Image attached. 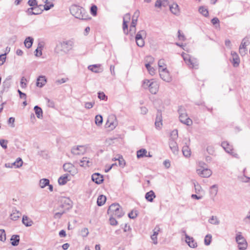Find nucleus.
Instances as JSON below:
<instances>
[{"mask_svg":"<svg viewBox=\"0 0 250 250\" xmlns=\"http://www.w3.org/2000/svg\"><path fill=\"white\" fill-rule=\"evenodd\" d=\"M117 125V122L116 120V117L115 116L112 115L108 118L105 124L106 127H109L111 129H113L115 128Z\"/></svg>","mask_w":250,"mask_h":250,"instance_id":"obj_8","label":"nucleus"},{"mask_svg":"<svg viewBox=\"0 0 250 250\" xmlns=\"http://www.w3.org/2000/svg\"><path fill=\"white\" fill-rule=\"evenodd\" d=\"M86 152V148L84 146H79L73 147L71 149V153L75 155H81Z\"/></svg>","mask_w":250,"mask_h":250,"instance_id":"obj_9","label":"nucleus"},{"mask_svg":"<svg viewBox=\"0 0 250 250\" xmlns=\"http://www.w3.org/2000/svg\"><path fill=\"white\" fill-rule=\"evenodd\" d=\"M49 180L48 179L43 178L40 180L39 186L42 188H44L47 185H49Z\"/></svg>","mask_w":250,"mask_h":250,"instance_id":"obj_33","label":"nucleus"},{"mask_svg":"<svg viewBox=\"0 0 250 250\" xmlns=\"http://www.w3.org/2000/svg\"><path fill=\"white\" fill-rule=\"evenodd\" d=\"M62 204L60 206V208H62L65 211L69 209L72 207V202L67 198H63L62 200Z\"/></svg>","mask_w":250,"mask_h":250,"instance_id":"obj_12","label":"nucleus"},{"mask_svg":"<svg viewBox=\"0 0 250 250\" xmlns=\"http://www.w3.org/2000/svg\"><path fill=\"white\" fill-rule=\"evenodd\" d=\"M250 43V42H249L248 39L247 38H245L243 39L240 46L246 49V46H248Z\"/></svg>","mask_w":250,"mask_h":250,"instance_id":"obj_45","label":"nucleus"},{"mask_svg":"<svg viewBox=\"0 0 250 250\" xmlns=\"http://www.w3.org/2000/svg\"><path fill=\"white\" fill-rule=\"evenodd\" d=\"M222 146L227 152L231 154L235 157H237V154L233 152L232 146H230L227 142H223L222 143Z\"/></svg>","mask_w":250,"mask_h":250,"instance_id":"obj_13","label":"nucleus"},{"mask_svg":"<svg viewBox=\"0 0 250 250\" xmlns=\"http://www.w3.org/2000/svg\"><path fill=\"white\" fill-rule=\"evenodd\" d=\"M22 222L26 227H30L33 224V221L26 215L23 216Z\"/></svg>","mask_w":250,"mask_h":250,"instance_id":"obj_25","label":"nucleus"},{"mask_svg":"<svg viewBox=\"0 0 250 250\" xmlns=\"http://www.w3.org/2000/svg\"><path fill=\"white\" fill-rule=\"evenodd\" d=\"M106 197L103 195H100L98 199L97 203L99 206L103 205L106 201Z\"/></svg>","mask_w":250,"mask_h":250,"instance_id":"obj_32","label":"nucleus"},{"mask_svg":"<svg viewBox=\"0 0 250 250\" xmlns=\"http://www.w3.org/2000/svg\"><path fill=\"white\" fill-rule=\"evenodd\" d=\"M45 4L44 5V9L46 11L49 10L54 6V4L52 3L48 2V0L44 1Z\"/></svg>","mask_w":250,"mask_h":250,"instance_id":"obj_48","label":"nucleus"},{"mask_svg":"<svg viewBox=\"0 0 250 250\" xmlns=\"http://www.w3.org/2000/svg\"><path fill=\"white\" fill-rule=\"evenodd\" d=\"M43 46L42 45L41 43H39L38 44V46L37 47V48L35 50V56H37V57H40L42 56V48Z\"/></svg>","mask_w":250,"mask_h":250,"instance_id":"obj_38","label":"nucleus"},{"mask_svg":"<svg viewBox=\"0 0 250 250\" xmlns=\"http://www.w3.org/2000/svg\"><path fill=\"white\" fill-rule=\"evenodd\" d=\"M70 13L75 18L79 19H85V11L82 8L77 5H72L70 8Z\"/></svg>","mask_w":250,"mask_h":250,"instance_id":"obj_5","label":"nucleus"},{"mask_svg":"<svg viewBox=\"0 0 250 250\" xmlns=\"http://www.w3.org/2000/svg\"><path fill=\"white\" fill-rule=\"evenodd\" d=\"M11 79V77L9 76L7 77L6 80L3 82V86L4 89H8L10 86V80Z\"/></svg>","mask_w":250,"mask_h":250,"instance_id":"obj_41","label":"nucleus"},{"mask_svg":"<svg viewBox=\"0 0 250 250\" xmlns=\"http://www.w3.org/2000/svg\"><path fill=\"white\" fill-rule=\"evenodd\" d=\"M178 137V130H174L170 133V138L169 140H176V139Z\"/></svg>","mask_w":250,"mask_h":250,"instance_id":"obj_47","label":"nucleus"},{"mask_svg":"<svg viewBox=\"0 0 250 250\" xmlns=\"http://www.w3.org/2000/svg\"><path fill=\"white\" fill-rule=\"evenodd\" d=\"M169 146L173 153L177 154L179 151L178 145L175 140H169Z\"/></svg>","mask_w":250,"mask_h":250,"instance_id":"obj_17","label":"nucleus"},{"mask_svg":"<svg viewBox=\"0 0 250 250\" xmlns=\"http://www.w3.org/2000/svg\"><path fill=\"white\" fill-rule=\"evenodd\" d=\"M26 82H27L26 79L24 77H22L21 78V82H20L21 86L22 88H25L27 87V83H26Z\"/></svg>","mask_w":250,"mask_h":250,"instance_id":"obj_50","label":"nucleus"},{"mask_svg":"<svg viewBox=\"0 0 250 250\" xmlns=\"http://www.w3.org/2000/svg\"><path fill=\"white\" fill-rule=\"evenodd\" d=\"M155 125L156 128L159 129L161 128L162 125V113L159 111H158L157 114L156 115Z\"/></svg>","mask_w":250,"mask_h":250,"instance_id":"obj_15","label":"nucleus"},{"mask_svg":"<svg viewBox=\"0 0 250 250\" xmlns=\"http://www.w3.org/2000/svg\"><path fill=\"white\" fill-rule=\"evenodd\" d=\"M182 152L183 155L187 157H189L190 156V150L188 146H185L183 147Z\"/></svg>","mask_w":250,"mask_h":250,"instance_id":"obj_35","label":"nucleus"},{"mask_svg":"<svg viewBox=\"0 0 250 250\" xmlns=\"http://www.w3.org/2000/svg\"><path fill=\"white\" fill-rule=\"evenodd\" d=\"M28 4L30 6L36 7L37 6V1L36 0H29L28 1Z\"/></svg>","mask_w":250,"mask_h":250,"instance_id":"obj_63","label":"nucleus"},{"mask_svg":"<svg viewBox=\"0 0 250 250\" xmlns=\"http://www.w3.org/2000/svg\"><path fill=\"white\" fill-rule=\"evenodd\" d=\"M6 240V234L4 229H0V240L4 241Z\"/></svg>","mask_w":250,"mask_h":250,"instance_id":"obj_52","label":"nucleus"},{"mask_svg":"<svg viewBox=\"0 0 250 250\" xmlns=\"http://www.w3.org/2000/svg\"><path fill=\"white\" fill-rule=\"evenodd\" d=\"M108 215L120 218L124 215V212L119 204H112L111 205L107 210Z\"/></svg>","mask_w":250,"mask_h":250,"instance_id":"obj_2","label":"nucleus"},{"mask_svg":"<svg viewBox=\"0 0 250 250\" xmlns=\"http://www.w3.org/2000/svg\"><path fill=\"white\" fill-rule=\"evenodd\" d=\"M156 196L152 190H150L146 194L145 198L149 202H152Z\"/></svg>","mask_w":250,"mask_h":250,"instance_id":"obj_27","label":"nucleus"},{"mask_svg":"<svg viewBox=\"0 0 250 250\" xmlns=\"http://www.w3.org/2000/svg\"><path fill=\"white\" fill-rule=\"evenodd\" d=\"M235 240L238 244V248L239 250H246L247 249V242L244 237L242 235L241 232H238L236 233Z\"/></svg>","mask_w":250,"mask_h":250,"instance_id":"obj_6","label":"nucleus"},{"mask_svg":"<svg viewBox=\"0 0 250 250\" xmlns=\"http://www.w3.org/2000/svg\"><path fill=\"white\" fill-rule=\"evenodd\" d=\"M130 14H126L123 18V29L125 34H127L128 32V25L127 23L130 20Z\"/></svg>","mask_w":250,"mask_h":250,"instance_id":"obj_14","label":"nucleus"},{"mask_svg":"<svg viewBox=\"0 0 250 250\" xmlns=\"http://www.w3.org/2000/svg\"><path fill=\"white\" fill-rule=\"evenodd\" d=\"M169 9L171 13L176 15L179 14L180 11L178 5L176 3H173L169 6Z\"/></svg>","mask_w":250,"mask_h":250,"instance_id":"obj_26","label":"nucleus"},{"mask_svg":"<svg viewBox=\"0 0 250 250\" xmlns=\"http://www.w3.org/2000/svg\"><path fill=\"white\" fill-rule=\"evenodd\" d=\"M159 66V70L165 69H167L165 61L164 59H160L158 63Z\"/></svg>","mask_w":250,"mask_h":250,"instance_id":"obj_40","label":"nucleus"},{"mask_svg":"<svg viewBox=\"0 0 250 250\" xmlns=\"http://www.w3.org/2000/svg\"><path fill=\"white\" fill-rule=\"evenodd\" d=\"M196 171L199 176L204 178H208L212 174L211 170L208 168H199Z\"/></svg>","mask_w":250,"mask_h":250,"instance_id":"obj_10","label":"nucleus"},{"mask_svg":"<svg viewBox=\"0 0 250 250\" xmlns=\"http://www.w3.org/2000/svg\"><path fill=\"white\" fill-rule=\"evenodd\" d=\"M67 175H63L59 178L58 183L60 185H64L67 183Z\"/></svg>","mask_w":250,"mask_h":250,"instance_id":"obj_37","label":"nucleus"},{"mask_svg":"<svg viewBox=\"0 0 250 250\" xmlns=\"http://www.w3.org/2000/svg\"><path fill=\"white\" fill-rule=\"evenodd\" d=\"M145 66L151 75H153L155 73V69L151 66L149 63H146Z\"/></svg>","mask_w":250,"mask_h":250,"instance_id":"obj_42","label":"nucleus"},{"mask_svg":"<svg viewBox=\"0 0 250 250\" xmlns=\"http://www.w3.org/2000/svg\"><path fill=\"white\" fill-rule=\"evenodd\" d=\"M34 109L37 118L39 119H42V108L38 105H36L34 107Z\"/></svg>","mask_w":250,"mask_h":250,"instance_id":"obj_30","label":"nucleus"},{"mask_svg":"<svg viewBox=\"0 0 250 250\" xmlns=\"http://www.w3.org/2000/svg\"><path fill=\"white\" fill-rule=\"evenodd\" d=\"M45 100L47 102V106L48 107H51V108H54L55 107V103L53 101L50 100V99H49L47 98H46Z\"/></svg>","mask_w":250,"mask_h":250,"instance_id":"obj_54","label":"nucleus"},{"mask_svg":"<svg viewBox=\"0 0 250 250\" xmlns=\"http://www.w3.org/2000/svg\"><path fill=\"white\" fill-rule=\"evenodd\" d=\"M211 238L212 236L210 234H208L205 236L204 242L206 245L208 246L210 244Z\"/></svg>","mask_w":250,"mask_h":250,"instance_id":"obj_46","label":"nucleus"},{"mask_svg":"<svg viewBox=\"0 0 250 250\" xmlns=\"http://www.w3.org/2000/svg\"><path fill=\"white\" fill-rule=\"evenodd\" d=\"M64 171H67L70 173H73L75 170L74 166L71 163H65L63 166Z\"/></svg>","mask_w":250,"mask_h":250,"instance_id":"obj_22","label":"nucleus"},{"mask_svg":"<svg viewBox=\"0 0 250 250\" xmlns=\"http://www.w3.org/2000/svg\"><path fill=\"white\" fill-rule=\"evenodd\" d=\"M22 161L21 158H18L17 160L12 164L13 165L16 166L17 167H21L22 165Z\"/></svg>","mask_w":250,"mask_h":250,"instance_id":"obj_49","label":"nucleus"},{"mask_svg":"<svg viewBox=\"0 0 250 250\" xmlns=\"http://www.w3.org/2000/svg\"><path fill=\"white\" fill-rule=\"evenodd\" d=\"M34 11L35 13V15H39L42 13V10L38 6L36 7H34Z\"/></svg>","mask_w":250,"mask_h":250,"instance_id":"obj_62","label":"nucleus"},{"mask_svg":"<svg viewBox=\"0 0 250 250\" xmlns=\"http://www.w3.org/2000/svg\"><path fill=\"white\" fill-rule=\"evenodd\" d=\"M179 113V120L180 122L187 125H190L192 124V120L188 117L187 114L180 108L178 110Z\"/></svg>","mask_w":250,"mask_h":250,"instance_id":"obj_7","label":"nucleus"},{"mask_svg":"<svg viewBox=\"0 0 250 250\" xmlns=\"http://www.w3.org/2000/svg\"><path fill=\"white\" fill-rule=\"evenodd\" d=\"M182 56L189 68L197 69L198 66V62L196 58L191 57L189 55L183 53Z\"/></svg>","mask_w":250,"mask_h":250,"instance_id":"obj_3","label":"nucleus"},{"mask_svg":"<svg viewBox=\"0 0 250 250\" xmlns=\"http://www.w3.org/2000/svg\"><path fill=\"white\" fill-rule=\"evenodd\" d=\"M147 151L145 148H142L137 151V157L139 159L146 157L147 155Z\"/></svg>","mask_w":250,"mask_h":250,"instance_id":"obj_28","label":"nucleus"},{"mask_svg":"<svg viewBox=\"0 0 250 250\" xmlns=\"http://www.w3.org/2000/svg\"><path fill=\"white\" fill-rule=\"evenodd\" d=\"M101 64L90 65L88 67L89 70L95 73H100L103 70L101 67Z\"/></svg>","mask_w":250,"mask_h":250,"instance_id":"obj_20","label":"nucleus"},{"mask_svg":"<svg viewBox=\"0 0 250 250\" xmlns=\"http://www.w3.org/2000/svg\"><path fill=\"white\" fill-rule=\"evenodd\" d=\"M138 215V214L137 213V211H132L128 214V217L131 219H134Z\"/></svg>","mask_w":250,"mask_h":250,"instance_id":"obj_61","label":"nucleus"},{"mask_svg":"<svg viewBox=\"0 0 250 250\" xmlns=\"http://www.w3.org/2000/svg\"><path fill=\"white\" fill-rule=\"evenodd\" d=\"M95 124L100 126L102 125L103 123V117L100 115H96L95 118Z\"/></svg>","mask_w":250,"mask_h":250,"instance_id":"obj_44","label":"nucleus"},{"mask_svg":"<svg viewBox=\"0 0 250 250\" xmlns=\"http://www.w3.org/2000/svg\"><path fill=\"white\" fill-rule=\"evenodd\" d=\"M143 86L144 88H148L149 91L153 94H155L158 91L159 85L156 81H151L145 80L143 81Z\"/></svg>","mask_w":250,"mask_h":250,"instance_id":"obj_4","label":"nucleus"},{"mask_svg":"<svg viewBox=\"0 0 250 250\" xmlns=\"http://www.w3.org/2000/svg\"><path fill=\"white\" fill-rule=\"evenodd\" d=\"M11 244L13 246H18L20 241V236L18 235H13L11 238Z\"/></svg>","mask_w":250,"mask_h":250,"instance_id":"obj_29","label":"nucleus"},{"mask_svg":"<svg viewBox=\"0 0 250 250\" xmlns=\"http://www.w3.org/2000/svg\"><path fill=\"white\" fill-rule=\"evenodd\" d=\"M74 45V42L72 40L61 42L56 45L55 52L57 54H66L72 49Z\"/></svg>","mask_w":250,"mask_h":250,"instance_id":"obj_1","label":"nucleus"},{"mask_svg":"<svg viewBox=\"0 0 250 250\" xmlns=\"http://www.w3.org/2000/svg\"><path fill=\"white\" fill-rule=\"evenodd\" d=\"M92 162L89 160V158L87 157H83L80 161L79 165L82 167H89L91 166Z\"/></svg>","mask_w":250,"mask_h":250,"instance_id":"obj_19","label":"nucleus"},{"mask_svg":"<svg viewBox=\"0 0 250 250\" xmlns=\"http://www.w3.org/2000/svg\"><path fill=\"white\" fill-rule=\"evenodd\" d=\"M231 56L233 59V65L234 67H237L240 63V59L237 54L235 52H231Z\"/></svg>","mask_w":250,"mask_h":250,"instance_id":"obj_23","label":"nucleus"},{"mask_svg":"<svg viewBox=\"0 0 250 250\" xmlns=\"http://www.w3.org/2000/svg\"><path fill=\"white\" fill-rule=\"evenodd\" d=\"M92 180L97 184H101L104 180L103 175L99 173H95L92 174L91 176Z\"/></svg>","mask_w":250,"mask_h":250,"instance_id":"obj_16","label":"nucleus"},{"mask_svg":"<svg viewBox=\"0 0 250 250\" xmlns=\"http://www.w3.org/2000/svg\"><path fill=\"white\" fill-rule=\"evenodd\" d=\"M113 160H118L119 166L122 167H124L125 165V162L122 156H119L118 158H114Z\"/></svg>","mask_w":250,"mask_h":250,"instance_id":"obj_34","label":"nucleus"},{"mask_svg":"<svg viewBox=\"0 0 250 250\" xmlns=\"http://www.w3.org/2000/svg\"><path fill=\"white\" fill-rule=\"evenodd\" d=\"M208 222L212 225H217L220 223V221L216 216H212L208 220Z\"/></svg>","mask_w":250,"mask_h":250,"instance_id":"obj_36","label":"nucleus"},{"mask_svg":"<svg viewBox=\"0 0 250 250\" xmlns=\"http://www.w3.org/2000/svg\"><path fill=\"white\" fill-rule=\"evenodd\" d=\"M81 233L83 237H86L89 234V231L88 229L86 228H83V229H82Z\"/></svg>","mask_w":250,"mask_h":250,"instance_id":"obj_53","label":"nucleus"},{"mask_svg":"<svg viewBox=\"0 0 250 250\" xmlns=\"http://www.w3.org/2000/svg\"><path fill=\"white\" fill-rule=\"evenodd\" d=\"M159 71L160 77L164 81L170 82L171 81V77L167 69H163Z\"/></svg>","mask_w":250,"mask_h":250,"instance_id":"obj_11","label":"nucleus"},{"mask_svg":"<svg viewBox=\"0 0 250 250\" xmlns=\"http://www.w3.org/2000/svg\"><path fill=\"white\" fill-rule=\"evenodd\" d=\"M114 216H112L109 218L110 224L112 226H116L117 225L118 222L114 218Z\"/></svg>","mask_w":250,"mask_h":250,"instance_id":"obj_57","label":"nucleus"},{"mask_svg":"<svg viewBox=\"0 0 250 250\" xmlns=\"http://www.w3.org/2000/svg\"><path fill=\"white\" fill-rule=\"evenodd\" d=\"M137 45L141 47H142L145 45V42L143 39H135Z\"/></svg>","mask_w":250,"mask_h":250,"instance_id":"obj_51","label":"nucleus"},{"mask_svg":"<svg viewBox=\"0 0 250 250\" xmlns=\"http://www.w3.org/2000/svg\"><path fill=\"white\" fill-rule=\"evenodd\" d=\"M65 211L64 210H62V211L60 210V212H56L54 214L55 218H60L62 215L65 213Z\"/></svg>","mask_w":250,"mask_h":250,"instance_id":"obj_59","label":"nucleus"},{"mask_svg":"<svg viewBox=\"0 0 250 250\" xmlns=\"http://www.w3.org/2000/svg\"><path fill=\"white\" fill-rule=\"evenodd\" d=\"M146 36V33L145 30H141L139 31L135 37V39H143L144 37Z\"/></svg>","mask_w":250,"mask_h":250,"instance_id":"obj_43","label":"nucleus"},{"mask_svg":"<svg viewBox=\"0 0 250 250\" xmlns=\"http://www.w3.org/2000/svg\"><path fill=\"white\" fill-rule=\"evenodd\" d=\"M6 53L0 55V66L2 65L5 62Z\"/></svg>","mask_w":250,"mask_h":250,"instance_id":"obj_58","label":"nucleus"},{"mask_svg":"<svg viewBox=\"0 0 250 250\" xmlns=\"http://www.w3.org/2000/svg\"><path fill=\"white\" fill-rule=\"evenodd\" d=\"M7 141L5 140H0V145L3 148H7Z\"/></svg>","mask_w":250,"mask_h":250,"instance_id":"obj_64","label":"nucleus"},{"mask_svg":"<svg viewBox=\"0 0 250 250\" xmlns=\"http://www.w3.org/2000/svg\"><path fill=\"white\" fill-rule=\"evenodd\" d=\"M95 104V102H86L84 104V107L86 109L92 108Z\"/></svg>","mask_w":250,"mask_h":250,"instance_id":"obj_55","label":"nucleus"},{"mask_svg":"<svg viewBox=\"0 0 250 250\" xmlns=\"http://www.w3.org/2000/svg\"><path fill=\"white\" fill-rule=\"evenodd\" d=\"M199 12L206 17H207L208 16V9L204 6H200L199 7Z\"/></svg>","mask_w":250,"mask_h":250,"instance_id":"obj_39","label":"nucleus"},{"mask_svg":"<svg viewBox=\"0 0 250 250\" xmlns=\"http://www.w3.org/2000/svg\"><path fill=\"white\" fill-rule=\"evenodd\" d=\"M193 184L194 186L195 189L196 190V192L198 193V192H199L200 191V190L201 189V187L198 183H197L195 181L193 182Z\"/></svg>","mask_w":250,"mask_h":250,"instance_id":"obj_60","label":"nucleus"},{"mask_svg":"<svg viewBox=\"0 0 250 250\" xmlns=\"http://www.w3.org/2000/svg\"><path fill=\"white\" fill-rule=\"evenodd\" d=\"M97 7L96 5H94L91 7L90 11L91 13L93 16L97 15Z\"/></svg>","mask_w":250,"mask_h":250,"instance_id":"obj_56","label":"nucleus"},{"mask_svg":"<svg viewBox=\"0 0 250 250\" xmlns=\"http://www.w3.org/2000/svg\"><path fill=\"white\" fill-rule=\"evenodd\" d=\"M34 39L33 38L28 37L26 38L24 41V45L27 48H30L33 44Z\"/></svg>","mask_w":250,"mask_h":250,"instance_id":"obj_31","label":"nucleus"},{"mask_svg":"<svg viewBox=\"0 0 250 250\" xmlns=\"http://www.w3.org/2000/svg\"><path fill=\"white\" fill-rule=\"evenodd\" d=\"M185 238L186 242L188 244L189 247L192 248H194L197 247V243L195 242L193 237H191L187 234H186Z\"/></svg>","mask_w":250,"mask_h":250,"instance_id":"obj_18","label":"nucleus"},{"mask_svg":"<svg viewBox=\"0 0 250 250\" xmlns=\"http://www.w3.org/2000/svg\"><path fill=\"white\" fill-rule=\"evenodd\" d=\"M21 213L20 211L17 209H13L12 213L10 214V218L14 221L17 220L21 216Z\"/></svg>","mask_w":250,"mask_h":250,"instance_id":"obj_24","label":"nucleus"},{"mask_svg":"<svg viewBox=\"0 0 250 250\" xmlns=\"http://www.w3.org/2000/svg\"><path fill=\"white\" fill-rule=\"evenodd\" d=\"M46 83V79L44 76H40L37 79L36 85L39 87H42Z\"/></svg>","mask_w":250,"mask_h":250,"instance_id":"obj_21","label":"nucleus"}]
</instances>
